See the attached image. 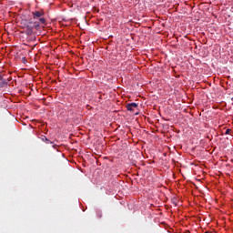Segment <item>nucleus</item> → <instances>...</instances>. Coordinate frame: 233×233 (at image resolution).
<instances>
[{"label":"nucleus","instance_id":"obj_2","mask_svg":"<svg viewBox=\"0 0 233 233\" xmlns=\"http://www.w3.org/2000/svg\"><path fill=\"white\" fill-rule=\"evenodd\" d=\"M127 110H128V112H134V110H136V108H137L138 105L135 102L133 103H128L127 106Z\"/></svg>","mask_w":233,"mask_h":233},{"label":"nucleus","instance_id":"obj_7","mask_svg":"<svg viewBox=\"0 0 233 233\" xmlns=\"http://www.w3.org/2000/svg\"><path fill=\"white\" fill-rule=\"evenodd\" d=\"M27 28L34 29L33 22H29V23L27 24V25L25 26V29H27Z\"/></svg>","mask_w":233,"mask_h":233},{"label":"nucleus","instance_id":"obj_4","mask_svg":"<svg viewBox=\"0 0 233 233\" xmlns=\"http://www.w3.org/2000/svg\"><path fill=\"white\" fill-rule=\"evenodd\" d=\"M25 34L26 35H32V34H34V29H32V27L25 29Z\"/></svg>","mask_w":233,"mask_h":233},{"label":"nucleus","instance_id":"obj_3","mask_svg":"<svg viewBox=\"0 0 233 233\" xmlns=\"http://www.w3.org/2000/svg\"><path fill=\"white\" fill-rule=\"evenodd\" d=\"M8 85V80L4 78L3 76L0 74V88H5Z\"/></svg>","mask_w":233,"mask_h":233},{"label":"nucleus","instance_id":"obj_5","mask_svg":"<svg viewBox=\"0 0 233 233\" xmlns=\"http://www.w3.org/2000/svg\"><path fill=\"white\" fill-rule=\"evenodd\" d=\"M33 28H35V30H39V22H33Z\"/></svg>","mask_w":233,"mask_h":233},{"label":"nucleus","instance_id":"obj_8","mask_svg":"<svg viewBox=\"0 0 233 233\" xmlns=\"http://www.w3.org/2000/svg\"><path fill=\"white\" fill-rule=\"evenodd\" d=\"M230 132H232V129H227L225 132V135L227 136V135L230 134Z\"/></svg>","mask_w":233,"mask_h":233},{"label":"nucleus","instance_id":"obj_6","mask_svg":"<svg viewBox=\"0 0 233 233\" xmlns=\"http://www.w3.org/2000/svg\"><path fill=\"white\" fill-rule=\"evenodd\" d=\"M42 141H45V143H47V144L51 143V145H52V143H54V142L50 141L48 138H46V137H43Z\"/></svg>","mask_w":233,"mask_h":233},{"label":"nucleus","instance_id":"obj_1","mask_svg":"<svg viewBox=\"0 0 233 233\" xmlns=\"http://www.w3.org/2000/svg\"><path fill=\"white\" fill-rule=\"evenodd\" d=\"M33 19H39L41 25H46V18L43 17L45 13L43 11H34L32 13Z\"/></svg>","mask_w":233,"mask_h":233}]
</instances>
